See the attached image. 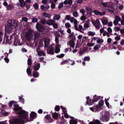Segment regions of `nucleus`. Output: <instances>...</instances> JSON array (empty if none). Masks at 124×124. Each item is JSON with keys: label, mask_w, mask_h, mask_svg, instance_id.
Wrapping results in <instances>:
<instances>
[{"label": "nucleus", "mask_w": 124, "mask_h": 124, "mask_svg": "<svg viewBox=\"0 0 124 124\" xmlns=\"http://www.w3.org/2000/svg\"><path fill=\"white\" fill-rule=\"evenodd\" d=\"M19 99L20 101L23 104H24V100L22 97H19Z\"/></svg>", "instance_id": "obj_26"}, {"label": "nucleus", "mask_w": 124, "mask_h": 124, "mask_svg": "<svg viewBox=\"0 0 124 124\" xmlns=\"http://www.w3.org/2000/svg\"><path fill=\"white\" fill-rule=\"evenodd\" d=\"M27 2L26 1H23V2L19 3V4L20 7H23L27 5L28 4H27Z\"/></svg>", "instance_id": "obj_21"}, {"label": "nucleus", "mask_w": 124, "mask_h": 124, "mask_svg": "<svg viewBox=\"0 0 124 124\" xmlns=\"http://www.w3.org/2000/svg\"><path fill=\"white\" fill-rule=\"evenodd\" d=\"M99 21V22H100L99 20L98 19H97L96 20V21H95L94 22H92V24L94 25H95L96 24H97V21Z\"/></svg>", "instance_id": "obj_59"}, {"label": "nucleus", "mask_w": 124, "mask_h": 124, "mask_svg": "<svg viewBox=\"0 0 124 124\" xmlns=\"http://www.w3.org/2000/svg\"><path fill=\"white\" fill-rule=\"evenodd\" d=\"M60 109V107L59 106H56L55 107V111H59Z\"/></svg>", "instance_id": "obj_42"}, {"label": "nucleus", "mask_w": 124, "mask_h": 124, "mask_svg": "<svg viewBox=\"0 0 124 124\" xmlns=\"http://www.w3.org/2000/svg\"><path fill=\"white\" fill-rule=\"evenodd\" d=\"M55 33L56 34V35H55V38H59L60 37V33L58 32L57 31H56Z\"/></svg>", "instance_id": "obj_44"}, {"label": "nucleus", "mask_w": 124, "mask_h": 124, "mask_svg": "<svg viewBox=\"0 0 124 124\" xmlns=\"http://www.w3.org/2000/svg\"><path fill=\"white\" fill-rule=\"evenodd\" d=\"M101 21H102V24H103V25H106L107 24L108 22L106 20L104 19L103 20H101Z\"/></svg>", "instance_id": "obj_29"}, {"label": "nucleus", "mask_w": 124, "mask_h": 124, "mask_svg": "<svg viewBox=\"0 0 124 124\" xmlns=\"http://www.w3.org/2000/svg\"><path fill=\"white\" fill-rule=\"evenodd\" d=\"M44 45L45 46H48L49 45V42L48 41H47L45 39L44 40Z\"/></svg>", "instance_id": "obj_45"}, {"label": "nucleus", "mask_w": 124, "mask_h": 124, "mask_svg": "<svg viewBox=\"0 0 124 124\" xmlns=\"http://www.w3.org/2000/svg\"><path fill=\"white\" fill-rule=\"evenodd\" d=\"M60 49L59 48L56 47L55 49V52L56 53H57L60 52Z\"/></svg>", "instance_id": "obj_46"}, {"label": "nucleus", "mask_w": 124, "mask_h": 124, "mask_svg": "<svg viewBox=\"0 0 124 124\" xmlns=\"http://www.w3.org/2000/svg\"><path fill=\"white\" fill-rule=\"evenodd\" d=\"M23 121L22 119L20 118H15L13 119L12 121H9L10 124H20Z\"/></svg>", "instance_id": "obj_4"}, {"label": "nucleus", "mask_w": 124, "mask_h": 124, "mask_svg": "<svg viewBox=\"0 0 124 124\" xmlns=\"http://www.w3.org/2000/svg\"><path fill=\"white\" fill-rule=\"evenodd\" d=\"M33 33L34 35L35 38V39L38 38L40 36V34H39V32L35 31L33 32Z\"/></svg>", "instance_id": "obj_19"}, {"label": "nucleus", "mask_w": 124, "mask_h": 124, "mask_svg": "<svg viewBox=\"0 0 124 124\" xmlns=\"http://www.w3.org/2000/svg\"><path fill=\"white\" fill-rule=\"evenodd\" d=\"M93 12L95 13V15H99L100 12L96 10H94L93 11Z\"/></svg>", "instance_id": "obj_55"}, {"label": "nucleus", "mask_w": 124, "mask_h": 124, "mask_svg": "<svg viewBox=\"0 0 124 124\" xmlns=\"http://www.w3.org/2000/svg\"><path fill=\"white\" fill-rule=\"evenodd\" d=\"M14 107L13 111L15 112L16 114L19 115L20 117L23 119H26L28 116V113L22 109L20 107H19L18 104L13 105Z\"/></svg>", "instance_id": "obj_2"}, {"label": "nucleus", "mask_w": 124, "mask_h": 124, "mask_svg": "<svg viewBox=\"0 0 124 124\" xmlns=\"http://www.w3.org/2000/svg\"><path fill=\"white\" fill-rule=\"evenodd\" d=\"M65 26L66 28H69L71 26H70V24L69 23H67L65 24Z\"/></svg>", "instance_id": "obj_47"}, {"label": "nucleus", "mask_w": 124, "mask_h": 124, "mask_svg": "<svg viewBox=\"0 0 124 124\" xmlns=\"http://www.w3.org/2000/svg\"><path fill=\"white\" fill-rule=\"evenodd\" d=\"M85 9H86V10L90 14H91L92 12V9L89 7H86L85 8Z\"/></svg>", "instance_id": "obj_25"}, {"label": "nucleus", "mask_w": 124, "mask_h": 124, "mask_svg": "<svg viewBox=\"0 0 124 124\" xmlns=\"http://www.w3.org/2000/svg\"><path fill=\"white\" fill-rule=\"evenodd\" d=\"M75 41H73V39H71L68 42V43H67V45H69V46H70V47L74 49L75 45Z\"/></svg>", "instance_id": "obj_7"}, {"label": "nucleus", "mask_w": 124, "mask_h": 124, "mask_svg": "<svg viewBox=\"0 0 124 124\" xmlns=\"http://www.w3.org/2000/svg\"><path fill=\"white\" fill-rule=\"evenodd\" d=\"M65 122H66V120L64 119V116H62L61 117V122H60V124H63Z\"/></svg>", "instance_id": "obj_34"}, {"label": "nucleus", "mask_w": 124, "mask_h": 124, "mask_svg": "<svg viewBox=\"0 0 124 124\" xmlns=\"http://www.w3.org/2000/svg\"><path fill=\"white\" fill-rule=\"evenodd\" d=\"M47 53L52 55L54 54V48L53 47H51L50 48L49 52H47Z\"/></svg>", "instance_id": "obj_12"}, {"label": "nucleus", "mask_w": 124, "mask_h": 124, "mask_svg": "<svg viewBox=\"0 0 124 124\" xmlns=\"http://www.w3.org/2000/svg\"><path fill=\"white\" fill-rule=\"evenodd\" d=\"M109 118L106 115H104L100 117V120L101 121L108 122L109 120Z\"/></svg>", "instance_id": "obj_6"}, {"label": "nucleus", "mask_w": 124, "mask_h": 124, "mask_svg": "<svg viewBox=\"0 0 124 124\" xmlns=\"http://www.w3.org/2000/svg\"><path fill=\"white\" fill-rule=\"evenodd\" d=\"M90 109L91 110H92V111L93 112L94 111H96L98 110L97 109H96L94 107H91L90 108Z\"/></svg>", "instance_id": "obj_54"}, {"label": "nucleus", "mask_w": 124, "mask_h": 124, "mask_svg": "<svg viewBox=\"0 0 124 124\" xmlns=\"http://www.w3.org/2000/svg\"><path fill=\"white\" fill-rule=\"evenodd\" d=\"M40 23L43 24H45L46 23V21L45 19L41 20L40 21Z\"/></svg>", "instance_id": "obj_48"}, {"label": "nucleus", "mask_w": 124, "mask_h": 124, "mask_svg": "<svg viewBox=\"0 0 124 124\" xmlns=\"http://www.w3.org/2000/svg\"><path fill=\"white\" fill-rule=\"evenodd\" d=\"M36 116V114L34 112H31L30 114V118L32 119L35 118Z\"/></svg>", "instance_id": "obj_10"}, {"label": "nucleus", "mask_w": 124, "mask_h": 124, "mask_svg": "<svg viewBox=\"0 0 124 124\" xmlns=\"http://www.w3.org/2000/svg\"><path fill=\"white\" fill-rule=\"evenodd\" d=\"M22 21L25 22H27V21L28 19L26 17H23L22 18Z\"/></svg>", "instance_id": "obj_58"}, {"label": "nucleus", "mask_w": 124, "mask_h": 124, "mask_svg": "<svg viewBox=\"0 0 124 124\" xmlns=\"http://www.w3.org/2000/svg\"><path fill=\"white\" fill-rule=\"evenodd\" d=\"M61 109H62V111H63V112L64 113H67V110L65 108L63 107L62 106H61Z\"/></svg>", "instance_id": "obj_35"}, {"label": "nucleus", "mask_w": 124, "mask_h": 124, "mask_svg": "<svg viewBox=\"0 0 124 124\" xmlns=\"http://www.w3.org/2000/svg\"><path fill=\"white\" fill-rule=\"evenodd\" d=\"M60 18V16L59 15H56L53 17V19L54 20H58Z\"/></svg>", "instance_id": "obj_20"}, {"label": "nucleus", "mask_w": 124, "mask_h": 124, "mask_svg": "<svg viewBox=\"0 0 124 124\" xmlns=\"http://www.w3.org/2000/svg\"><path fill=\"white\" fill-rule=\"evenodd\" d=\"M88 35L90 36H93L95 35V32L90 31Z\"/></svg>", "instance_id": "obj_53"}, {"label": "nucleus", "mask_w": 124, "mask_h": 124, "mask_svg": "<svg viewBox=\"0 0 124 124\" xmlns=\"http://www.w3.org/2000/svg\"><path fill=\"white\" fill-rule=\"evenodd\" d=\"M94 123L95 124H101L100 121L98 120H96L95 122Z\"/></svg>", "instance_id": "obj_63"}, {"label": "nucleus", "mask_w": 124, "mask_h": 124, "mask_svg": "<svg viewBox=\"0 0 124 124\" xmlns=\"http://www.w3.org/2000/svg\"><path fill=\"white\" fill-rule=\"evenodd\" d=\"M115 20L114 21H120L121 20V18L119 16H115Z\"/></svg>", "instance_id": "obj_36"}, {"label": "nucleus", "mask_w": 124, "mask_h": 124, "mask_svg": "<svg viewBox=\"0 0 124 124\" xmlns=\"http://www.w3.org/2000/svg\"><path fill=\"white\" fill-rule=\"evenodd\" d=\"M37 54H38V55L39 56H41L42 55L43 56H45L46 55L45 54V53L40 51L38 52Z\"/></svg>", "instance_id": "obj_31"}, {"label": "nucleus", "mask_w": 124, "mask_h": 124, "mask_svg": "<svg viewBox=\"0 0 124 124\" xmlns=\"http://www.w3.org/2000/svg\"><path fill=\"white\" fill-rule=\"evenodd\" d=\"M38 21V20L36 18L34 17L32 18V23L37 22Z\"/></svg>", "instance_id": "obj_43"}, {"label": "nucleus", "mask_w": 124, "mask_h": 124, "mask_svg": "<svg viewBox=\"0 0 124 124\" xmlns=\"http://www.w3.org/2000/svg\"><path fill=\"white\" fill-rule=\"evenodd\" d=\"M70 38L71 39V40H73V41H75L76 38L75 36H69Z\"/></svg>", "instance_id": "obj_60"}, {"label": "nucleus", "mask_w": 124, "mask_h": 124, "mask_svg": "<svg viewBox=\"0 0 124 124\" xmlns=\"http://www.w3.org/2000/svg\"><path fill=\"white\" fill-rule=\"evenodd\" d=\"M32 62V61L31 59L28 58V59L27 60V63L29 66H30L31 65Z\"/></svg>", "instance_id": "obj_37"}, {"label": "nucleus", "mask_w": 124, "mask_h": 124, "mask_svg": "<svg viewBox=\"0 0 124 124\" xmlns=\"http://www.w3.org/2000/svg\"><path fill=\"white\" fill-rule=\"evenodd\" d=\"M34 31H33L31 29H29L28 30V31L27 33H26V35H27L28 34L29 35H31L32 34V32L33 33V32Z\"/></svg>", "instance_id": "obj_27"}, {"label": "nucleus", "mask_w": 124, "mask_h": 124, "mask_svg": "<svg viewBox=\"0 0 124 124\" xmlns=\"http://www.w3.org/2000/svg\"><path fill=\"white\" fill-rule=\"evenodd\" d=\"M104 104V101L102 100H101L99 102V105L101 106L103 105Z\"/></svg>", "instance_id": "obj_50"}, {"label": "nucleus", "mask_w": 124, "mask_h": 124, "mask_svg": "<svg viewBox=\"0 0 124 124\" xmlns=\"http://www.w3.org/2000/svg\"><path fill=\"white\" fill-rule=\"evenodd\" d=\"M77 119H71L69 121L70 124H77Z\"/></svg>", "instance_id": "obj_13"}, {"label": "nucleus", "mask_w": 124, "mask_h": 124, "mask_svg": "<svg viewBox=\"0 0 124 124\" xmlns=\"http://www.w3.org/2000/svg\"><path fill=\"white\" fill-rule=\"evenodd\" d=\"M121 38L120 36H117L115 37V39L116 41H118Z\"/></svg>", "instance_id": "obj_64"}, {"label": "nucleus", "mask_w": 124, "mask_h": 124, "mask_svg": "<svg viewBox=\"0 0 124 124\" xmlns=\"http://www.w3.org/2000/svg\"><path fill=\"white\" fill-rule=\"evenodd\" d=\"M65 56V54H60V55H56V57L59 58H63Z\"/></svg>", "instance_id": "obj_38"}, {"label": "nucleus", "mask_w": 124, "mask_h": 124, "mask_svg": "<svg viewBox=\"0 0 124 124\" xmlns=\"http://www.w3.org/2000/svg\"><path fill=\"white\" fill-rule=\"evenodd\" d=\"M8 24L5 27V30L8 34L12 31L13 29L18 27V23L17 21L12 19L7 20Z\"/></svg>", "instance_id": "obj_1"}, {"label": "nucleus", "mask_w": 124, "mask_h": 124, "mask_svg": "<svg viewBox=\"0 0 124 124\" xmlns=\"http://www.w3.org/2000/svg\"><path fill=\"white\" fill-rule=\"evenodd\" d=\"M97 101H95L93 100H91V99L89 101L88 104H87L86 103V105H92L93 104V103L95 102H96Z\"/></svg>", "instance_id": "obj_17"}, {"label": "nucleus", "mask_w": 124, "mask_h": 124, "mask_svg": "<svg viewBox=\"0 0 124 124\" xmlns=\"http://www.w3.org/2000/svg\"><path fill=\"white\" fill-rule=\"evenodd\" d=\"M59 115V114L56 112L54 113L52 112V118L54 119L57 120L58 118Z\"/></svg>", "instance_id": "obj_9"}, {"label": "nucleus", "mask_w": 124, "mask_h": 124, "mask_svg": "<svg viewBox=\"0 0 124 124\" xmlns=\"http://www.w3.org/2000/svg\"><path fill=\"white\" fill-rule=\"evenodd\" d=\"M9 36L8 35H7V36H6V35H5L4 38H5V39L6 40V42L5 43H8L9 42Z\"/></svg>", "instance_id": "obj_23"}, {"label": "nucleus", "mask_w": 124, "mask_h": 124, "mask_svg": "<svg viewBox=\"0 0 124 124\" xmlns=\"http://www.w3.org/2000/svg\"><path fill=\"white\" fill-rule=\"evenodd\" d=\"M13 7V6L12 4H9L7 6L6 8H7V9L8 10H11L12 9Z\"/></svg>", "instance_id": "obj_22"}, {"label": "nucleus", "mask_w": 124, "mask_h": 124, "mask_svg": "<svg viewBox=\"0 0 124 124\" xmlns=\"http://www.w3.org/2000/svg\"><path fill=\"white\" fill-rule=\"evenodd\" d=\"M41 8L42 10L45 11H46V10L47 9L43 5H42L41 6Z\"/></svg>", "instance_id": "obj_41"}, {"label": "nucleus", "mask_w": 124, "mask_h": 124, "mask_svg": "<svg viewBox=\"0 0 124 124\" xmlns=\"http://www.w3.org/2000/svg\"><path fill=\"white\" fill-rule=\"evenodd\" d=\"M55 21L53 20L49 19L48 20L46 21V23L47 24L49 25H53V24L55 23Z\"/></svg>", "instance_id": "obj_8"}, {"label": "nucleus", "mask_w": 124, "mask_h": 124, "mask_svg": "<svg viewBox=\"0 0 124 124\" xmlns=\"http://www.w3.org/2000/svg\"><path fill=\"white\" fill-rule=\"evenodd\" d=\"M45 118L46 119V120H50L51 118V117L50 115L47 114L45 117Z\"/></svg>", "instance_id": "obj_39"}, {"label": "nucleus", "mask_w": 124, "mask_h": 124, "mask_svg": "<svg viewBox=\"0 0 124 124\" xmlns=\"http://www.w3.org/2000/svg\"><path fill=\"white\" fill-rule=\"evenodd\" d=\"M103 42L104 40L102 39H99L97 41V42L98 44H101Z\"/></svg>", "instance_id": "obj_28"}, {"label": "nucleus", "mask_w": 124, "mask_h": 124, "mask_svg": "<svg viewBox=\"0 0 124 124\" xmlns=\"http://www.w3.org/2000/svg\"><path fill=\"white\" fill-rule=\"evenodd\" d=\"M80 47V46H79V43H78V40L77 41V42L76 43V45L75 49H77L78 48Z\"/></svg>", "instance_id": "obj_57"}, {"label": "nucleus", "mask_w": 124, "mask_h": 124, "mask_svg": "<svg viewBox=\"0 0 124 124\" xmlns=\"http://www.w3.org/2000/svg\"><path fill=\"white\" fill-rule=\"evenodd\" d=\"M63 3L62 2H61L59 3V5L58 6V8H61L63 7Z\"/></svg>", "instance_id": "obj_51"}, {"label": "nucleus", "mask_w": 124, "mask_h": 124, "mask_svg": "<svg viewBox=\"0 0 124 124\" xmlns=\"http://www.w3.org/2000/svg\"><path fill=\"white\" fill-rule=\"evenodd\" d=\"M36 28L37 30L39 32H43V34L45 33L46 31H44L45 30V27L42 25L37 23L36 26Z\"/></svg>", "instance_id": "obj_3"}, {"label": "nucleus", "mask_w": 124, "mask_h": 124, "mask_svg": "<svg viewBox=\"0 0 124 124\" xmlns=\"http://www.w3.org/2000/svg\"><path fill=\"white\" fill-rule=\"evenodd\" d=\"M73 16L75 17H77L78 16V12L77 11H75L73 13Z\"/></svg>", "instance_id": "obj_49"}, {"label": "nucleus", "mask_w": 124, "mask_h": 124, "mask_svg": "<svg viewBox=\"0 0 124 124\" xmlns=\"http://www.w3.org/2000/svg\"><path fill=\"white\" fill-rule=\"evenodd\" d=\"M68 60H64V61L61 63L60 65H63L64 64H67L68 62Z\"/></svg>", "instance_id": "obj_40"}, {"label": "nucleus", "mask_w": 124, "mask_h": 124, "mask_svg": "<svg viewBox=\"0 0 124 124\" xmlns=\"http://www.w3.org/2000/svg\"><path fill=\"white\" fill-rule=\"evenodd\" d=\"M17 102L16 101H11L8 103V105H9L10 107H11L12 106L13 104H14L13 105L15 104H17Z\"/></svg>", "instance_id": "obj_15"}, {"label": "nucleus", "mask_w": 124, "mask_h": 124, "mask_svg": "<svg viewBox=\"0 0 124 124\" xmlns=\"http://www.w3.org/2000/svg\"><path fill=\"white\" fill-rule=\"evenodd\" d=\"M101 106H101L99 105H96L95 107H94L98 110L99 108H100L101 107Z\"/></svg>", "instance_id": "obj_61"}, {"label": "nucleus", "mask_w": 124, "mask_h": 124, "mask_svg": "<svg viewBox=\"0 0 124 124\" xmlns=\"http://www.w3.org/2000/svg\"><path fill=\"white\" fill-rule=\"evenodd\" d=\"M90 60V58L89 57L86 56L84 57V60L85 61H89Z\"/></svg>", "instance_id": "obj_52"}, {"label": "nucleus", "mask_w": 124, "mask_h": 124, "mask_svg": "<svg viewBox=\"0 0 124 124\" xmlns=\"http://www.w3.org/2000/svg\"><path fill=\"white\" fill-rule=\"evenodd\" d=\"M40 68V64L38 63L34 65L33 68L34 70V71H37Z\"/></svg>", "instance_id": "obj_11"}, {"label": "nucleus", "mask_w": 124, "mask_h": 124, "mask_svg": "<svg viewBox=\"0 0 124 124\" xmlns=\"http://www.w3.org/2000/svg\"><path fill=\"white\" fill-rule=\"evenodd\" d=\"M101 97L100 96H98L96 95H94L93 97V99L92 100L95 101H97L98 100L100 99Z\"/></svg>", "instance_id": "obj_14"}, {"label": "nucleus", "mask_w": 124, "mask_h": 124, "mask_svg": "<svg viewBox=\"0 0 124 124\" xmlns=\"http://www.w3.org/2000/svg\"><path fill=\"white\" fill-rule=\"evenodd\" d=\"M27 73L29 75H31V70L30 68V67L29 66L26 70Z\"/></svg>", "instance_id": "obj_24"}, {"label": "nucleus", "mask_w": 124, "mask_h": 124, "mask_svg": "<svg viewBox=\"0 0 124 124\" xmlns=\"http://www.w3.org/2000/svg\"><path fill=\"white\" fill-rule=\"evenodd\" d=\"M52 25H53V27L54 28L56 29L58 27V25L56 23L53 24Z\"/></svg>", "instance_id": "obj_62"}, {"label": "nucleus", "mask_w": 124, "mask_h": 124, "mask_svg": "<svg viewBox=\"0 0 124 124\" xmlns=\"http://www.w3.org/2000/svg\"><path fill=\"white\" fill-rule=\"evenodd\" d=\"M34 9H38L39 5L37 3H35L33 4V5Z\"/></svg>", "instance_id": "obj_33"}, {"label": "nucleus", "mask_w": 124, "mask_h": 124, "mask_svg": "<svg viewBox=\"0 0 124 124\" xmlns=\"http://www.w3.org/2000/svg\"><path fill=\"white\" fill-rule=\"evenodd\" d=\"M100 23L99 21H97V24H96L95 25V27L96 28L99 29H100Z\"/></svg>", "instance_id": "obj_32"}, {"label": "nucleus", "mask_w": 124, "mask_h": 124, "mask_svg": "<svg viewBox=\"0 0 124 124\" xmlns=\"http://www.w3.org/2000/svg\"><path fill=\"white\" fill-rule=\"evenodd\" d=\"M74 28H75V30L77 31H80V32L83 33L82 32L81 30H79L78 29V27L77 26V25L75 24L74 25Z\"/></svg>", "instance_id": "obj_56"}, {"label": "nucleus", "mask_w": 124, "mask_h": 124, "mask_svg": "<svg viewBox=\"0 0 124 124\" xmlns=\"http://www.w3.org/2000/svg\"><path fill=\"white\" fill-rule=\"evenodd\" d=\"M34 71L32 72L33 76L35 78H37L39 76V73L38 72L36 71Z\"/></svg>", "instance_id": "obj_16"}, {"label": "nucleus", "mask_w": 124, "mask_h": 124, "mask_svg": "<svg viewBox=\"0 0 124 124\" xmlns=\"http://www.w3.org/2000/svg\"><path fill=\"white\" fill-rule=\"evenodd\" d=\"M43 15L44 17H45L49 18H50L51 17V15L50 14H48L45 12H43Z\"/></svg>", "instance_id": "obj_18"}, {"label": "nucleus", "mask_w": 124, "mask_h": 124, "mask_svg": "<svg viewBox=\"0 0 124 124\" xmlns=\"http://www.w3.org/2000/svg\"><path fill=\"white\" fill-rule=\"evenodd\" d=\"M80 12L82 13V16L81 17L80 19L82 21L85 20H86V17L84 15H85V11L83 8L80 9Z\"/></svg>", "instance_id": "obj_5"}, {"label": "nucleus", "mask_w": 124, "mask_h": 124, "mask_svg": "<svg viewBox=\"0 0 124 124\" xmlns=\"http://www.w3.org/2000/svg\"><path fill=\"white\" fill-rule=\"evenodd\" d=\"M101 47V45L99 44H97L94 47V49L95 50H97L99 48H100Z\"/></svg>", "instance_id": "obj_30"}]
</instances>
